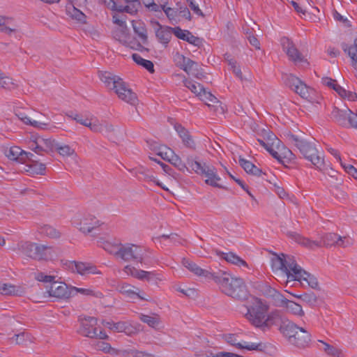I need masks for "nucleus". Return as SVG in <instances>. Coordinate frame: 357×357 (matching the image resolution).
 I'll return each instance as SVG.
<instances>
[{"label":"nucleus","instance_id":"f257e3e1","mask_svg":"<svg viewBox=\"0 0 357 357\" xmlns=\"http://www.w3.org/2000/svg\"><path fill=\"white\" fill-rule=\"evenodd\" d=\"M272 267L274 270L281 271L287 278L286 282L298 281L302 285L305 283L312 289L319 287L317 278L305 271L296 261L294 257L291 255L281 254L274 255L272 259Z\"/></svg>","mask_w":357,"mask_h":357},{"label":"nucleus","instance_id":"f03ea898","mask_svg":"<svg viewBox=\"0 0 357 357\" xmlns=\"http://www.w3.org/2000/svg\"><path fill=\"white\" fill-rule=\"evenodd\" d=\"M268 310V305L264 304L260 299L255 298L253 305L247 307L245 316L253 326L266 331L282 321V316L279 311H273L267 315Z\"/></svg>","mask_w":357,"mask_h":357},{"label":"nucleus","instance_id":"7ed1b4c3","mask_svg":"<svg viewBox=\"0 0 357 357\" xmlns=\"http://www.w3.org/2000/svg\"><path fill=\"white\" fill-rule=\"evenodd\" d=\"M213 281L219 285L222 293L236 300L245 301L250 296L243 280L232 277L225 271H217Z\"/></svg>","mask_w":357,"mask_h":357},{"label":"nucleus","instance_id":"20e7f679","mask_svg":"<svg viewBox=\"0 0 357 357\" xmlns=\"http://www.w3.org/2000/svg\"><path fill=\"white\" fill-rule=\"evenodd\" d=\"M280 324V332L287 337L291 344L301 349L310 346L311 335L308 331L289 321L282 319Z\"/></svg>","mask_w":357,"mask_h":357},{"label":"nucleus","instance_id":"39448f33","mask_svg":"<svg viewBox=\"0 0 357 357\" xmlns=\"http://www.w3.org/2000/svg\"><path fill=\"white\" fill-rule=\"evenodd\" d=\"M22 255L35 260H47L51 257V247L29 241L18 245Z\"/></svg>","mask_w":357,"mask_h":357},{"label":"nucleus","instance_id":"423d86ee","mask_svg":"<svg viewBox=\"0 0 357 357\" xmlns=\"http://www.w3.org/2000/svg\"><path fill=\"white\" fill-rule=\"evenodd\" d=\"M80 327L77 332L79 334L89 338H96L99 340L107 339V335L100 330L99 333L97 325V319L92 317L79 319Z\"/></svg>","mask_w":357,"mask_h":357},{"label":"nucleus","instance_id":"0eeeda50","mask_svg":"<svg viewBox=\"0 0 357 357\" xmlns=\"http://www.w3.org/2000/svg\"><path fill=\"white\" fill-rule=\"evenodd\" d=\"M284 79L285 84L302 98L312 100L311 93L313 92V89L307 86L301 79L292 74L286 75Z\"/></svg>","mask_w":357,"mask_h":357},{"label":"nucleus","instance_id":"6e6552de","mask_svg":"<svg viewBox=\"0 0 357 357\" xmlns=\"http://www.w3.org/2000/svg\"><path fill=\"white\" fill-rule=\"evenodd\" d=\"M144 250L134 244H120L118 258L123 261H135L139 263L143 262Z\"/></svg>","mask_w":357,"mask_h":357},{"label":"nucleus","instance_id":"1a4fd4ad","mask_svg":"<svg viewBox=\"0 0 357 357\" xmlns=\"http://www.w3.org/2000/svg\"><path fill=\"white\" fill-rule=\"evenodd\" d=\"M280 43L283 51L287 54L289 59L295 64L307 62V60L296 48L291 40L287 37H282L280 39Z\"/></svg>","mask_w":357,"mask_h":357},{"label":"nucleus","instance_id":"9d476101","mask_svg":"<svg viewBox=\"0 0 357 357\" xmlns=\"http://www.w3.org/2000/svg\"><path fill=\"white\" fill-rule=\"evenodd\" d=\"M123 272L127 275L132 276L140 280H146L147 282H157L158 280H161L159 277L160 275L153 271H146L137 269L131 266H126L123 268Z\"/></svg>","mask_w":357,"mask_h":357},{"label":"nucleus","instance_id":"9b49d317","mask_svg":"<svg viewBox=\"0 0 357 357\" xmlns=\"http://www.w3.org/2000/svg\"><path fill=\"white\" fill-rule=\"evenodd\" d=\"M75 226L82 233L89 234L100 226V221L93 215L87 214L79 219L75 220Z\"/></svg>","mask_w":357,"mask_h":357},{"label":"nucleus","instance_id":"f8f14e48","mask_svg":"<svg viewBox=\"0 0 357 357\" xmlns=\"http://www.w3.org/2000/svg\"><path fill=\"white\" fill-rule=\"evenodd\" d=\"M114 91L121 100L132 105L137 104L138 98L137 94L128 86L123 79L120 81Z\"/></svg>","mask_w":357,"mask_h":357},{"label":"nucleus","instance_id":"ddd939ff","mask_svg":"<svg viewBox=\"0 0 357 357\" xmlns=\"http://www.w3.org/2000/svg\"><path fill=\"white\" fill-rule=\"evenodd\" d=\"M182 264L190 272L196 275L197 276H202L207 280H214L215 276H216L217 271H210L206 269H203L197 265L195 263L187 258L182 259Z\"/></svg>","mask_w":357,"mask_h":357},{"label":"nucleus","instance_id":"4468645a","mask_svg":"<svg viewBox=\"0 0 357 357\" xmlns=\"http://www.w3.org/2000/svg\"><path fill=\"white\" fill-rule=\"evenodd\" d=\"M350 113H351V110L346 106L344 108L334 107L331 113V118L339 125L347 127L348 126V117Z\"/></svg>","mask_w":357,"mask_h":357},{"label":"nucleus","instance_id":"2eb2a0df","mask_svg":"<svg viewBox=\"0 0 357 357\" xmlns=\"http://www.w3.org/2000/svg\"><path fill=\"white\" fill-rule=\"evenodd\" d=\"M305 158L310 161L312 164L321 172L326 173V171L328 169L323 154L320 153L316 147L310 149L309 154L307 155Z\"/></svg>","mask_w":357,"mask_h":357},{"label":"nucleus","instance_id":"dca6fc26","mask_svg":"<svg viewBox=\"0 0 357 357\" xmlns=\"http://www.w3.org/2000/svg\"><path fill=\"white\" fill-rule=\"evenodd\" d=\"M49 296L56 298H68L69 293L67 285L63 282L54 281L50 286L47 287Z\"/></svg>","mask_w":357,"mask_h":357},{"label":"nucleus","instance_id":"f3484780","mask_svg":"<svg viewBox=\"0 0 357 357\" xmlns=\"http://www.w3.org/2000/svg\"><path fill=\"white\" fill-rule=\"evenodd\" d=\"M226 341L229 344L234 346L240 349H245L248 351H261L263 349L261 343H249L248 342H238L236 335L233 334H229L227 335Z\"/></svg>","mask_w":357,"mask_h":357},{"label":"nucleus","instance_id":"a211bd4d","mask_svg":"<svg viewBox=\"0 0 357 357\" xmlns=\"http://www.w3.org/2000/svg\"><path fill=\"white\" fill-rule=\"evenodd\" d=\"M346 237H341L335 233L326 234L321 237V244L324 246H332L337 245L340 247H347L349 245V242L347 240L345 243Z\"/></svg>","mask_w":357,"mask_h":357},{"label":"nucleus","instance_id":"6ab92c4d","mask_svg":"<svg viewBox=\"0 0 357 357\" xmlns=\"http://www.w3.org/2000/svg\"><path fill=\"white\" fill-rule=\"evenodd\" d=\"M287 137L288 139L300 151L304 158L309 154L310 149L315 147L312 144L303 139H301L293 134L288 135Z\"/></svg>","mask_w":357,"mask_h":357},{"label":"nucleus","instance_id":"aec40b11","mask_svg":"<svg viewBox=\"0 0 357 357\" xmlns=\"http://www.w3.org/2000/svg\"><path fill=\"white\" fill-rule=\"evenodd\" d=\"M200 175L205 176V177L207 178L205 180L206 184L215 188H223V186L218 183L220 181V177L217 174L216 169L214 167L208 165L205 167L204 172Z\"/></svg>","mask_w":357,"mask_h":357},{"label":"nucleus","instance_id":"412c9836","mask_svg":"<svg viewBox=\"0 0 357 357\" xmlns=\"http://www.w3.org/2000/svg\"><path fill=\"white\" fill-rule=\"evenodd\" d=\"M174 35L179 39L187 41L190 44L195 46H199L202 40L199 38L196 37L188 30H183L180 27L176 26L174 28Z\"/></svg>","mask_w":357,"mask_h":357},{"label":"nucleus","instance_id":"4be33fe9","mask_svg":"<svg viewBox=\"0 0 357 357\" xmlns=\"http://www.w3.org/2000/svg\"><path fill=\"white\" fill-rule=\"evenodd\" d=\"M158 26V29L155 31V35L159 41L165 45H167L171 40L172 33L174 34V28L169 26L162 27L159 22H154Z\"/></svg>","mask_w":357,"mask_h":357},{"label":"nucleus","instance_id":"5701e85b","mask_svg":"<svg viewBox=\"0 0 357 357\" xmlns=\"http://www.w3.org/2000/svg\"><path fill=\"white\" fill-rule=\"evenodd\" d=\"M174 128L181 138L183 144L188 149H195V142L188 130L181 124H176Z\"/></svg>","mask_w":357,"mask_h":357},{"label":"nucleus","instance_id":"b1692460","mask_svg":"<svg viewBox=\"0 0 357 357\" xmlns=\"http://www.w3.org/2000/svg\"><path fill=\"white\" fill-rule=\"evenodd\" d=\"M280 302L278 303V307H284L287 312L296 315L302 316L304 312L301 305L299 304L289 301L283 296Z\"/></svg>","mask_w":357,"mask_h":357},{"label":"nucleus","instance_id":"393cba45","mask_svg":"<svg viewBox=\"0 0 357 357\" xmlns=\"http://www.w3.org/2000/svg\"><path fill=\"white\" fill-rule=\"evenodd\" d=\"M99 76L101 81L105 84L106 87L112 90L115 89L116 86L122 79L119 76L113 75L109 72H102Z\"/></svg>","mask_w":357,"mask_h":357},{"label":"nucleus","instance_id":"a878e982","mask_svg":"<svg viewBox=\"0 0 357 357\" xmlns=\"http://www.w3.org/2000/svg\"><path fill=\"white\" fill-rule=\"evenodd\" d=\"M217 255L220 258L225 259L229 263L236 265L238 266H245L248 267V264L245 261L241 259L240 257L237 256L234 252H228L225 253L221 251H216Z\"/></svg>","mask_w":357,"mask_h":357},{"label":"nucleus","instance_id":"bb28decb","mask_svg":"<svg viewBox=\"0 0 357 357\" xmlns=\"http://www.w3.org/2000/svg\"><path fill=\"white\" fill-rule=\"evenodd\" d=\"M75 268L72 267L73 270H75L78 273L81 275L86 274H98L99 271L95 266L91 265L90 264L82 263V262H74Z\"/></svg>","mask_w":357,"mask_h":357},{"label":"nucleus","instance_id":"cd10ccee","mask_svg":"<svg viewBox=\"0 0 357 357\" xmlns=\"http://www.w3.org/2000/svg\"><path fill=\"white\" fill-rule=\"evenodd\" d=\"M268 139L269 141H271V144L266 149V150L274 158L277 159L280 162H282L281 155L278 153V151H275L273 149V146H275L278 149H280L281 144L280 140L278 139L273 133L268 134Z\"/></svg>","mask_w":357,"mask_h":357},{"label":"nucleus","instance_id":"c85d7f7f","mask_svg":"<svg viewBox=\"0 0 357 357\" xmlns=\"http://www.w3.org/2000/svg\"><path fill=\"white\" fill-rule=\"evenodd\" d=\"M260 290L265 296L273 298L275 300V305L277 306L282 300L281 298H283V296L280 292L268 284L261 285Z\"/></svg>","mask_w":357,"mask_h":357},{"label":"nucleus","instance_id":"c756f323","mask_svg":"<svg viewBox=\"0 0 357 357\" xmlns=\"http://www.w3.org/2000/svg\"><path fill=\"white\" fill-rule=\"evenodd\" d=\"M134 32L142 40V43H146L148 40L147 30L144 23L140 20L132 22Z\"/></svg>","mask_w":357,"mask_h":357},{"label":"nucleus","instance_id":"7c9ffc66","mask_svg":"<svg viewBox=\"0 0 357 357\" xmlns=\"http://www.w3.org/2000/svg\"><path fill=\"white\" fill-rule=\"evenodd\" d=\"M116 289L120 293H121L130 298H133V296H137V297L142 299V298L138 294L137 291H139V289L136 288L128 283H124V282L119 283L117 285Z\"/></svg>","mask_w":357,"mask_h":357},{"label":"nucleus","instance_id":"2f4dec72","mask_svg":"<svg viewBox=\"0 0 357 357\" xmlns=\"http://www.w3.org/2000/svg\"><path fill=\"white\" fill-rule=\"evenodd\" d=\"M187 165L192 168V169L197 174H201L204 172L205 167L208 165L206 163H201L198 161L197 157L192 155L187 157Z\"/></svg>","mask_w":357,"mask_h":357},{"label":"nucleus","instance_id":"473e14b6","mask_svg":"<svg viewBox=\"0 0 357 357\" xmlns=\"http://www.w3.org/2000/svg\"><path fill=\"white\" fill-rule=\"evenodd\" d=\"M114 332L125 333L127 335H132L136 332V328L128 321L116 322L114 325Z\"/></svg>","mask_w":357,"mask_h":357},{"label":"nucleus","instance_id":"72a5a7b5","mask_svg":"<svg viewBox=\"0 0 357 357\" xmlns=\"http://www.w3.org/2000/svg\"><path fill=\"white\" fill-rule=\"evenodd\" d=\"M317 346L319 349L323 350L326 354L331 356L338 357L341 354L339 349L322 340H318Z\"/></svg>","mask_w":357,"mask_h":357},{"label":"nucleus","instance_id":"f704fd0d","mask_svg":"<svg viewBox=\"0 0 357 357\" xmlns=\"http://www.w3.org/2000/svg\"><path fill=\"white\" fill-rule=\"evenodd\" d=\"M182 59V67L181 68L186 72L188 75H191L192 72L197 71V68L199 67L198 63L190 58L185 57L184 56H181Z\"/></svg>","mask_w":357,"mask_h":357},{"label":"nucleus","instance_id":"c9c22d12","mask_svg":"<svg viewBox=\"0 0 357 357\" xmlns=\"http://www.w3.org/2000/svg\"><path fill=\"white\" fill-rule=\"evenodd\" d=\"M24 151L19 146H13L6 151V156L12 160H16L22 163Z\"/></svg>","mask_w":357,"mask_h":357},{"label":"nucleus","instance_id":"e433bc0d","mask_svg":"<svg viewBox=\"0 0 357 357\" xmlns=\"http://www.w3.org/2000/svg\"><path fill=\"white\" fill-rule=\"evenodd\" d=\"M132 58L136 63L143 66L149 72H150V73L154 72V66H153V63H152V61L143 59L140 55H139L138 54H136V53L132 54Z\"/></svg>","mask_w":357,"mask_h":357},{"label":"nucleus","instance_id":"4c0bfd02","mask_svg":"<svg viewBox=\"0 0 357 357\" xmlns=\"http://www.w3.org/2000/svg\"><path fill=\"white\" fill-rule=\"evenodd\" d=\"M171 158L169 160V162L173 165L174 167L178 168L181 172H185V170L188 171V168L187 167V163L185 164L182 162L181 158L175 154L174 151H170Z\"/></svg>","mask_w":357,"mask_h":357},{"label":"nucleus","instance_id":"58836bf2","mask_svg":"<svg viewBox=\"0 0 357 357\" xmlns=\"http://www.w3.org/2000/svg\"><path fill=\"white\" fill-rule=\"evenodd\" d=\"M185 87L189 89L192 93L201 96L202 91H204L203 86L197 82H194L192 80L185 79L183 81Z\"/></svg>","mask_w":357,"mask_h":357},{"label":"nucleus","instance_id":"ea45409f","mask_svg":"<svg viewBox=\"0 0 357 357\" xmlns=\"http://www.w3.org/2000/svg\"><path fill=\"white\" fill-rule=\"evenodd\" d=\"M39 139V144H43L45 148V152H52L56 149V144H58L54 139H45L41 137H38Z\"/></svg>","mask_w":357,"mask_h":357},{"label":"nucleus","instance_id":"a19ab883","mask_svg":"<svg viewBox=\"0 0 357 357\" xmlns=\"http://www.w3.org/2000/svg\"><path fill=\"white\" fill-rule=\"evenodd\" d=\"M295 240L298 243L303 245L305 247L310 248H313L314 247H321V242L311 241L309 238L303 237L299 235L296 236Z\"/></svg>","mask_w":357,"mask_h":357},{"label":"nucleus","instance_id":"79ce46f5","mask_svg":"<svg viewBox=\"0 0 357 357\" xmlns=\"http://www.w3.org/2000/svg\"><path fill=\"white\" fill-rule=\"evenodd\" d=\"M59 154L63 157L71 156L75 153V150L72 149L69 145L60 144L58 142L56 144V149Z\"/></svg>","mask_w":357,"mask_h":357},{"label":"nucleus","instance_id":"37998d69","mask_svg":"<svg viewBox=\"0 0 357 357\" xmlns=\"http://www.w3.org/2000/svg\"><path fill=\"white\" fill-rule=\"evenodd\" d=\"M40 233L50 238H59L60 233L50 225H44L40 228Z\"/></svg>","mask_w":357,"mask_h":357},{"label":"nucleus","instance_id":"c03bdc74","mask_svg":"<svg viewBox=\"0 0 357 357\" xmlns=\"http://www.w3.org/2000/svg\"><path fill=\"white\" fill-rule=\"evenodd\" d=\"M139 319L142 322L147 324L152 328H156L160 324L159 318L157 317L141 314Z\"/></svg>","mask_w":357,"mask_h":357},{"label":"nucleus","instance_id":"a18cd8bd","mask_svg":"<svg viewBox=\"0 0 357 357\" xmlns=\"http://www.w3.org/2000/svg\"><path fill=\"white\" fill-rule=\"evenodd\" d=\"M10 21L8 18L5 17V22L0 25V31L5 33L6 34L10 36L12 33L17 31V26L13 25L10 26Z\"/></svg>","mask_w":357,"mask_h":357},{"label":"nucleus","instance_id":"49530a36","mask_svg":"<svg viewBox=\"0 0 357 357\" xmlns=\"http://www.w3.org/2000/svg\"><path fill=\"white\" fill-rule=\"evenodd\" d=\"M163 11L165 12V15L168 17V19L172 22L177 23L178 21V8H172L169 7L167 8H163Z\"/></svg>","mask_w":357,"mask_h":357},{"label":"nucleus","instance_id":"de8ad7c7","mask_svg":"<svg viewBox=\"0 0 357 357\" xmlns=\"http://www.w3.org/2000/svg\"><path fill=\"white\" fill-rule=\"evenodd\" d=\"M103 248L105 250L108 252L110 254L114 255L116 257H118V255L120 249V244H112L109 242H105L103 244Z\"/></svg>","mask_w":357,"mask_h":357},{"label":"nucleus","instance_id":"09e8293b","mask_svg":"<svg viewBox=\"0 0 357 357\" xmlns=\"http://www.w3.org/2000/svg\"><path fill=\"white\" fill-rule=\"evenodd\" d=\"M15 286L8 284H0V293L4 295H15Z\"/></svg>","mask_w":357,"mask_h":357},{"label":"nucleus","instance_id":"8fccbe9b","mask_svg":"<svg viewBox=\"0 0 357 357\" xmlns=\"http://www.w3.org/2000/svg\"><path fill=\"white\" fill-rule=\"evenodd\" d=\"M102 124L103 121L100 122L96 120L94 122H91V120L90 119L87 127L94 132L102 133Z\"/></svg>","mask_w":357,"mask_h":357},{"label":"nucleus","instance_id":"3c124183","mask_svg":"<svg viewBox=\"0 0 357 357\" xmlns=\"http://www.w3.org/2000/svg\"><path fill=\"white\" fill-rule=\"evenodd\" d=\"M23 121L26 125H31L35 128H40V129H45L46 126H47V123H41L38 122L37 121H31L28 116L26 115L24 116Z\"/></svg>","mask_w":357,"mask_h":357},{"label":"nucleus","instance_id":"603ef678","mask_svg":"<svg viewBox=\"0 0 357 357\" xmlns=\"http://www.w3.org/2000/svg\"><path fill=\"white\" fill-rule=\"evenodd\" d=\"M302 300L311 305H314L317 302V298L313 292L305 293L301 296Z\"/></svg>","mask_w":357,"mask_h":357},{"label":"nucleus","instance_id":"864d4df0","mask_svg":"<svg viewBox=\"0 0 357 357\" xmlns=\"http://www.w3.org/2000/svg\"><path fill=\"white\" fill-rule=\"evenodd\" d=\"M126 18H127V17L125 15L119 16L117 14H114L112 16V21L114 24L119 25L120 27H121L123 29H126Z\"/></svg>","mask_w":357,"mask_h":357},{"label":"nucleus","instance_id":"5fc2aeb1","mask_svg":"<svg viewBox=\"0 0 357 357\" xmlns=\"http://www.w3.org/2000/svg\"><path fill=\"white\" fill-rule=\"evenodd\" d=\"M228 64L231 66V68L236 77H238L241 80H243V74L239 66H237L236 61L234 59H230L228 60Z\"/></svg>","mask_w":357,"mask_h":357},{"label":"nucleus","instance_id":"6e6d98bb","mask_svg":"<svg viewBox=\"0 0 357 357\" xmlns=\"http://www.w3.org/2000/svg\"><path fill=\"white\" fill-rule=\"evenodd\" d=\"M12 340H15V343L17 344H20L24 343L25 341L30 340V335L29 333L22 332L19 334L15 335Z\"/></svg>","mask_w":357,"mask_h":357},{"label":"nucleus","instance_id":"4d7b16f0","mask_svg":"<svg viewBox=\"0 0 357 357\" xmlns=\"http://www.w3.org/2000/svg\"><path fill=\"white\" fill-rule=\"evenodd\" d=\"M201 97L203 100H208L213 103L219 102L217 98L215 96H213L211 92L206 91L205 89H204V91H202Z\"/></svg>","mask_w":357,"mask_h":357},{"label":"nucleus","instance_id":"13d9d810","mask_svg":"<svg viewBox=\"0 0 357 357\" xmlns=\"http://www.w3.org/2000/svg\"><path fill=\"white\" fill-rule=\"evenodd\" d=\"M36 279L40 282L50 283V285L51 283L54 282L53 280H54V277L45 275L43 273H38L36 276Z\"/></svg>","mask_w":357,"mask_h":357},{"label":"nucleus","instance_id":"bf43d9fd","mask_svg":"<svg viewBox=\"0 0 357 357\" xmlns=\"http://www.w3.org/2000/svg\"><path fill=\"white\" fill-rule=\"evenodd\" d=\"M238 162L247 173H249L254 166V164L250 161L247 160L241 157L239 158Z\"/></svg>","mask_w":357,"mask_h":357},{"label":"nucleus","instance_id":"052dcab7","mask_svg":"<svg viewBox=\"0 0 357 357\" xmlns=\"http://www.w3.org/2000/svg\"><path fill=\"white\" fill-rule=\"evenodd\" d=\"M0 81V87L3 89H10V86L14 84L12 79L6 75L5 73H3L2 79Z\"/></svg>","mask_w":357,"mask_h":357},{"label":"nucleus","instance_id":"680f3d73","mask_svg":"<svg viewBox=\"0 0 357 357\" xmlns=\"http://www.w3.org/2000/svg\"><path fill=\"white\" fill-rule=\"evenodd\" d=\"M178 16L182 17L188 20H191V14L189 9L186 6H179L178 8Z\"/></svg>","mask_w":357,"mask_h":357},{"label":"nucleus","instance_id":"e2e57ef3","mask_svg":"<svg viewBox=\"0 0 357 357\" xmlns=\"http://www.w3.org/2000/svg\"><path fill=\"white\" fill-rule=\"evenodd\" d=\"M95 347L97 350L102 351L105 353H109L112 349L109 344L100 341L98 342Z\"/></svg>","mask_w":357,"mask_h":357},{"label":"nucleus","instance_id":"0e129e2a","mask_svg":"<svg viewBox=\"0 0 357 357\" xmlns=\"http://www.w3.org/2000/svg\"><path fill=\"white\" fill-rule=\"evenodd\" d=\"M342 167L347 173L357 180V169L353 165L343 164Z\"/></svg>","mask_w":357,"mask_h":357},{"label":"nucleus","instance_id":"69168bd1","mask_svg":"<svg viewBox=\"0 0 357 357\" xmlns=\"http://www.w3.org/2000/svg\"><path fill=\"white\" fill-rule=\"evenodd\" d=\"M191 10L197 15L204 16L202 11L199 9L198 4L195 2V0H187Z\"/></svg>","mask_w":357,"mask_h":357},{"label":"nucleus","instance_id":"338daca9","mask_svg":"<svg viewBox=\"0 0 357 357\" xmlns=\"http://www.w3.org/2000/svg\"><path fill=\"white\" fill-rule=\"evenodd\" d=\"M31 167L34 168V172L38 174H44L45 171V165L39 163L38 160L33 163Z\"/></svg>","mask_w":357,"mask_h":357},{"label":"nucleus","instance_id":"774afa93","mask_svg":"<svg viewBox=\"0 0 357 357\" xmlns=\"http://www.w3.org/2000/svg\"><path fill=\"white\" fill-rule=\"evenodd\" d=\"M348 126L357 128V114L354 113L352 111L348 117Z\"/></svg>","mask_w":357,"mask_h":357}]
</instances>
